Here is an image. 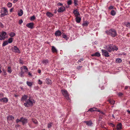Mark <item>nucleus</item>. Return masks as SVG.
Wrapping results in <instances>:
<instances>
[{
    "mask_svg": "<svg viewBox=\"0 0 130 130\" xmlns=\"http://www.w3.org/2000/svg\"><path fill=\"white\" fill-rule=\"evenodd\" d=\"M58 6H61L63 4H62V3H58Z\"/></svg>",
    "mask_w": 130,
    "mask_h": 130,
    "instance_id": "nucleus-51",
    "label": "nucleus"
},
{
    "mask_svg": "<svg viewBox=\"0 0 130 130\" xmlns=\"http://www.w3.org/2000/svg\"><path fill=\"white\" fill-rule=\"evenodd\" d=\"M22 117L20 119H17L16 120V122L17 123H18L20 122H21V121H22Z\"/></svg>",
    "mask_w": 130,
    "mask_h": 130,
    "instance_id": "nucleus-37",
    "label": "nucleus"
},
{
    "mask_svg": "<svg viewBox=\"0 0 130 130\" xmlns=\"http://www.w3.org/2000/svg\"><path fill=\"white\" fill-rule=\"evenodd\" d=\"M128 86H125V90L127 89L128 88Z\"/></svg>",
    "mask_w": 130,
    "mask_h": 130,
    "instance_id": "nucleus-57",
    "label": "nucleus"
},
{
    "mask_svg": "<svg viewBox=\"0 0 130 130\" xmlns=\"http://www.w3.org/2000/svg\"><path fill=\"white\" fill-rule=\"evenodd\" d=\"M46 14L47 17L49 18H51L53 17V14L49 12H47Z\"/></svg>",
    "mask_w": 130,
    "mask_h": 130,
    "instance_id": "nucleus-24",
    "label": "nucleus"
},
{
    "mask_svg": "<svg viewBox=\"0 0 130 130\" xmlns=\"http://www.w3.org/2000/svg\"><path fill=\"white\" fill-rule=\"evenodd\" d=\"M15 34L14 32H11V33H10V34H9V36L11 37H14L15 36Z\"/></svg>",
    "mask_w": 130,
    "mask_h": 130,
    "instance_id": "nucleus-32",
    "label": "nucleus"
},
{
    "mask_svg": "<svg viewBox=\"0 0 130 130\" xmlns=\"http://www.w3.org/2000/svg\"><path fill=\"white\" fill-rule=\"evenodd\" d=\"M7 5L8 7L10 8L12 6V4L10 3H7Z\"/></svg>",
    "mask_w": 130,
    "mask_h": 130,
    "instance_id": "nucleus-40",
    "label": "nucleus"
},
{
    "mask_svg": "<svg viewBox=\"0 0 130 130\" xmlns=\"http://www.w3.org/2000/svg\"><path fill=\"white\" fill-rule=\"evenodd\" d=\"M12 10H13V8H11V9H10V12H11L12 11Z\"/></svg>",
    "mask_w": 130,
    "mask_h": 130,
    "instance_id": "nucleus-61",
    "label": "nucleus"
},
{
    "mask_svg": "<svg viewBox=\"0 0 130 130\" xmlns=\"http://www.w3.org/2000/svg\"><path fill=\"white\" fill-rule=\"evenodd\" d=\"M62 37L63 38L66 39H67V37L66 35L65 34L63 35Z\"/></svg>",
    "mask_w": 130,
    "mask_h": 130,
    "instance_id": "nucleus-43",
    "label": "nucleus"
},
{
    "mask_svg": "<svg viewBox=\"0 0 130 130\" xmlns=\"http://www.w3.org/2000/svg\"><path fill=\"white\" fill-rule=\"evenodd\" d=\"M8 72H9V73H10L12 72V70L11 69V68L10 67H9L8 68Z\"/></svg>",
    "mask_w": 130,
    "mask_h": 130,
    "instance_id": "nucleus-33",
    "label": "nucleus"
},
{
    "mask_svg": "<svg viewBox=\"0 0 130 130\" xmlns=\"http://www.w3.org/2000/svg\"><path fill=\"white\" fill-rule=\"evenodd\" d=\"M7 119L8 121H12L14 120V117L12 116H9L7 117Z\"/></svg>",
    "mask_w": 130,
    "mask_h": 130,
    "instance_id": "nucleus-17",
    "label": "nucleus"
},
{
    "mask_svg": "<svg viewBox=\"0 0 130 130\" xmlns=\"http://www.w3.org/2000/svg\"><path fill=\"white\" fill-rule=\"evenodd\" d=\"M35 19V17L34 15L33 16H31L30 18V20L31 21H34V20Z\"/></svg>",
    "mask_w": 130,
    "mask_h": 130,
    "instance_id": "nucleus-35",
    "label": "nucleus"
},
{
    "mask_svg": "<svg viewBox=\"0 0 130 130\" xmlns=\"http://www.w3.org/2000/svg\"><path fill=\"white\" fill-rule=\"evenodd\" d=\"M102 53L103 55L105 56L106 57H108L110 56L109 55V53L107 51L105 50L102 49Z\"/></svg>",
    "mask_w": 130,
    "mask_h": 130,
    "instance_id": "nucleus-8",
    "label": "nucleus"
},
{
    "mask_svg": "<svg viewBox=\"0 0 130 130\" xmlns=\"http://www.w3.org/2000/svg\"><path fill=\"white\" fill-rule=\"evenodd\" d=\"M8 42H9V43H11L13 41V38H9L8 39Z\"/></svg>",
    "mask_w": 130,
    "mask_h": 130,
    "instance_id": "nucleus-31",
    "label": "nucleus"
},
{
    "mask_svg": "<svg viewBox=\"0 0 130 130\" xmlns=\"http://www.w3.org/2000/svg\"><path fill=\"white\" fill-rule=\"evenodd\" d=\"M7 33L6 32L4 31H2L0 34V40H4L6 38V36Z\"/></svg>",
    "mask_w": 130,
    "mask_h": 130,
    "instance_id": "nucleus-7",
    "label": "nucleus"
},
{
    "mask_svg": "<svg viewBox=\"0 0 130 130\" xmlns=\"http://www.w3.org/2000/svg\"><path fill=\"white\" fill-rule=\"evenodd\" d=\"M38 84L39 85H42L43 84V82L40 79H39L38 80Z\"/></svg>",
    "mask_w": 130,
    "mask_h": 130,
    "instance_id": "nucleus-38",
    "label": "nucleus"
},
{
    "mask_svg": "<svg viewBox=\"0 0 130 130\" xmlns=\"http://www.w3.org/2000/svg\"><path fill=\"white\" fill-rule=\"evenodd\" d=\"M127 111L128 112L130 113V111H129V110H127Z\"/></svg>",
    "mask_w": 130,
    "mask_h": 130,
    "instance_id": "nucleus-62",
    "label": "nucleus"
},
{
    "mask_svg": "<svg viewBox=\"0 0 130 130\" xmlns=\"http://www.w3.org/2000/svg\"><path fill=\"white\" fill-rule=\"evenodd\" d=\"M83 58H82L81 59H80L79 60H78V63H80L82 61H83Z\"/></svg>",
    "mask_w": 130,
    "mask_h": 130,
    "instance_id": "nucleus-44",
    "label": "nucleus"
},
{
    "mask_svg": "<svg viewBox=\"0 0 130 130\" xmlns=\"http://www.w3.org/2000/svg\"><path fill=\"white\" fill-rule=\"evenodd\" d=\"M27 119L25 118H24L22 117V119L21 122L22 123L23 125H24L26 124L27 122Z\"/></svg>",
    "mask_w": 130,
    "mask_h": 130,
    "instance_id": "nucleus-13",
    "label": "nucleus"
},
{
    "mask_svg": "<svg viewBox=\"0 0 130 130\" xmlns=\"http://www.w3.org/2000/svg\"><path fill=\"white\" fill-rule=\"evenodd\" d=\"M91 56L92 57L93 56H97L99 57L100 56V54L99 52H96V53L91 55Z\"/></svg>",
    "mask_w": 130,
    "mask_h": 130,
    "instance_id": "nucleus-22",
    "label": "nucleus"
},
{
    "mask_svg": "<svg viewBox=\"0 0 130 130\" xmlns=\"http://www.w3.org/2000/svg\"><path fill=\"white\" fill-rule=\"evenodd\" d=\"M8 99L7 98L4 97L0 99V102L6 103L8 102Z\"/></svg>",
    "mask_w": 130,
    "mask_h": 130,
    "instance_id": "nucleus-12",
    "label": "nucleus"
},
{
    "mask_svg": "<svg viewBox=\"0 0 130 130\" xmlns=\"http://www.w3.org/2000/svg\"><path fill=\"white\" fill-rule=\"evenodd\" d=\"M122 95L123 93H122L120 92L118 93V95L120 96H122Z\"/></svg>",
    "mask_w": 130,
    "mask_h": 130,
    "instance_id": "nucleus-50",
    "label": "nucleus"
},
{
    "mask_svg": "<svg viewBox=\"0 0 130 130\" xmlns=\"http://www.w3.org/2000/svg\"><path fill=\"white\" fill-rule=\"evenodd\" d=\"M65 10V7H61L59 8L58 10V12H61L64 11Z\"/></svg>",
    "mask_w": 130,
    "mask_h": 130,
    "instance_id": "nucleus-15",
    "label": "nucleus"
},
{
    "mask_svg": "<svg viewBox=\"0 0 130 130\" xmlns=\"http://www.w3.org/2000/svg\"><path fill=\"white\" fill-rule=\"evenodd\" d=\"M67 4L68 5H71L72 4V1L71 0H69L68 1Z\"/></svg>",
    "mask_w": 130,
    "mask_h": 130,
    "instance_id": "nucleus-42",
    "label": "nucleus"
},
{
    "mask_svg": "<svg viewBox=\"0 0 130 130\" xmlns=\"http://www.w3.org/2000/svg\"><path fill=\"white\" fill-rule=\"evenodd\" d=\"M113 9V6H111L109 7V9Z\"/></svg>",
    "mask_w": 130,
    "mask_h": 130,
    "instance_id": "nucleus-49",
    "label": "nucleus"
},
{
    "mask_svg": "<svg viewBox=\"0 0 130 130\" xmlns=\"http://www.w3.org/2000/svg\"><path fill=\"white\" fill-rule=\"evenodd\" d=\"M34 89L36 90H38L39 88V87L38 86H35L34 87Z\"/></svg>",
    "mask_w": 130,
    "mask_h": 130,
    "instance_id": "nucleus-48",
    "label": "nucleus"
},
{
    "mask_svg": "<svg viewBox=\"0 0 130 130\" xmlns=\"http://www.w3.org/2000/svg\"><path fill=\"white\" fill-rule=\"evenodd\" d=\"M89 24V22L87 21H85L83 22L82 25L83 27H87Z\"/></svg>",
    "mask_w": 130,
    "mask_h": 130,
    "instance_id": "nucleus-23",
    "label": "nucleus"
},
{
    "mask_svg": "<svg viewBox=\"0 0 130 130\" xmlns=\"http://www.w3.org/2000/svg\"><path fill=\"white\" fill-rule=\"evenodd\" d=\"M73 13L75 15V17L80 16V14L77 9L74 10Z\"/></svg>",
    "mask_w": 130,
    "mask_h": 130,
    "instance_id": "nucleus-11",
    "label": "nucleus"
},
{
    "mask_svg": "<svg viewBox=\"0 0 130 130\" xmlns=\"http://www.w3.org/2000/svg\"><path fill=\"white\" fill-rule=\"evenodd\" d=\"M110 103L111 104H114L115 103L114 101H112L111 102H110Z\"/></svg>",
    "mask_w": 130,
    "mask_h": 130,
    "instance_id": "nucleus-58",
    "label": "nucleus"
},
{
    "mask_svg": "<svg viewBox=\"0 0 130 130\" xmlns=\"http://www.w3.org/2000/svg\"><path fill=\"white\" fill-rule=\"evenodd\" d=\"M1 17H3L8 15L7 9L5 7H3L1 9Z\"/></svg>",
    "mask_w": 130,
    "mask_h": 130,
    "instance_id": "nucleus-5",
    "label": "nucleus"
},
{
    "mask_svg": "<svg viewBox=\"0 0 130 130\" xmlns=\"http://www.w3.org/2000/svg\"><path fill=\"white\" fill-rule=\"evenodd\" d=\"M75 18V20L76 22L77 23H79L80 22L81 20V18L80 16H76Z\"/></svg>",
    "mask_w": 130,
    "mask_h": 130,
    "instance_id": "nucleus-19",
    "label": "nucleus"
},
{
    "mask_svg": "<svg viewBox=\"0 0 130 130\" xmlns=\"http://www.w3.org/2000/svg\"><path fill=\"white\" fill-rule=\"evenodd\" d=\"M61 92L63 96L65 97V98L69 101V102H70V99L69 97V95L67 91L65 90H61Z\"/></svg>",
    "mask_w": 130,
    "mask_h": 130,
    "instance_id": "nucleus-6",
    "label": "nucleus"
},
{
    "mask_svg": "<svg viewBox=\"0 0 130 130\" xmlns=\"http://www.w3.org/2000/svg\"><path fill=\"white\" fill-rule=\"evenodd\" d=\"M38 73H40L41 72V71L40 70H38Z\"/></svg>",
    "mask_w": 130,
    "mask_h": 130,
    "instance_id": "nucleus-59",
    "label": "nucleus"
},
{
    "mask_svg": "<svg viewBox=\"0 0 130 130\" xmlns=\"http://www.w3.org/2000/svg\"><path fill=\"white\" fill-rule=\"evenodd\" d=\"M43 63L46 65L48 63V60L47 59H44L42 61Z\"/></svg>",
    "mask_w": 130,
    "mask_h": 130,
    "instance_id": "nucleus-30",
    "label": "nucleus"
},
{
    "mask_svg": "<svg viewBox=\"0 0 130 130\" xmlns=\"http://www.w3.org/2000/svg\"><path fill=\"white\" fill-rule=\"evenodd\" d=\"M111 15H115L116 14V12L114 10H112L111 11Z\"/></svg>",
    "mask_w": 130,
    "mask_h": 130,
    "instance_id": "nucleus-34",
    "label": "nucleus"
},
{
    "mask_svg": "<svg viewBox=\"0 0 130 130\" xmlns=\"http://www.w3.org/2000/svg\"><path fill=\"white\" fill-rule=\"evenodd\" d=\"M83 122L86 123L87 125L88 126H91L92 124V122L91 121H84Z\"/></svg>",
    "mask_w": 130,
    "mask_h": 130,
    "instance_id": "nucleus-14",
    "label": "nucleus"
},
{
    "mask_svg": "<svg viewBox=\"0 0 130 130\" xmlns=\"http://www.w3.org/2000/svg\"><path fill=\"white\" fill-rule=\"evenodd\" d=\"M13 51L14 52L17 53H20V51L19 50V49L16 46H14Z\"/></svg>",
    "mask_w": 130,
    "mask_h": 130,
    "instance_id": "nucleus-10",
    "label": "nucleus"
},
{
    "mask_svg": "<svg viewBox=\"0 0 130 130\" xmlns=\"http://www.w3.org/2000/svg\"><path fill=\"white\" fill-rule=\"evenodd\" d=\"M69 5H67L66 6H65V8H69Z\"/></svg>",
    "mask_w": 130,
    "mask_h": 130,
    "instance_id": "nucleus-56",
    "label": "nucleus"
},
{
    "mask_svg": "<svg viewBox=\"0 0 130 130\" xmlns=\"http://www.w3.org/2000/svg\"><path fill=\"white\" fill-rule=\"evenodd\" d=\"M112 117H113L114 118H115V117H114V115H112Z\"/></svg>",
    "mask_w": 130,
    "mask_h": 130,
    "instance_id": "nucleus-64",
    "label": "nucleus"
},
{
    "mask_svg": "<svg viewBox=\"0 0 130 130\" xmlns=\"http://www.w3.org/2000/svg\"><path fill=\"white\" fill-rule=\"evenodd\" d=\"M26 26L29 28L32 29L34 28V23H28L26 24Z\"/></svg>",
    "mask_w": 130,
    "mask_h": 130,
    "instance_id": "nucleus-9",
    "label": "nucleus"
},
{
    "mask_svg": "<svg viewBox=\"0 0 130 130\" xmlns=\"http://www.w3.org/2000/svg\"><path fill=\"white\" fill-rule=\"evenodd\" d=\"M28 74L30 76H32L30 72H28Z\"/></svg>",
    "mask_w": 130,
    "mask_h": 130,
    "instance_id": "nucleus-55",
    "label": "nucleus"
},
{
    "mask_svg": "<svg viewBox=\"0 0 130 130\" xmlns=\"http://www.w3.org/2000/svg\"><path fill=\"white\" fill-rule=\"evenodd\" d=\"M105 32L107 35L113 37L116 36L117 34V32L114 29H111L106 30L105 31Z\"/></svg>",
    "mask_w": 130,
    "mask_h": 130,
    "instance_id": "nucleus-2",
    "label": "nucleus"
},
{
    "mask_svg": "<svg viewBox=\"0 0 130 130\" xmlns=\"http://www.w3.org/2000/svg\"><path fill=\"white\" fill-rule=\"evenodd\" d=\"M61 32L59 30H58V31H56L55 33V35L56 36H59L61 35Z\"/></svg>",
    "mask_w": 130,
    "mask_h": 130,
    "instance_id": "nucleus-16",
    "label": "nucleus"
},
{
    "mask_svg": "<svg viewBox=\"0 0 130 130\" xmlns=\"http://www.w3.org/2000/svg\"><path fill=\"white\" fill-rule=\"evenodd\" d=\"M21 101L23 102H25L24 103V105L25 107L32 106L35 103V101L34 99L30 97H28V95H24L22 96L21 99Z\"/></svg>",
    "mask_w": 130,
    "mask_h": 130,
    "instance_id": "nucleus-1",
    "label": "nucleus"
},
{
    "mask_svg": "<svg viewBox=\"0 0 130 130\" xmlns=\"http://www.w3.org/2000/svg\"><path fill=\"white\" fill-rule=\"evenodd\" d=\"M9 43L7 41H4L3 42V44H2V46L3 47H4L6 45H7Z\"/></svg>",
    "mask_w": 130,
    "mask_h": 130,
    "instance_id": "nucleus-28",
    "label": "nucleus"
},
{
    "mask_svg": "<svg viewBox=\"0 0 130 130\" xmlns=\"http://www.w3.org/2000/svg\"><path fill=\"white\" fill-rule=\"evenodd\" d=\"M125 25L126 27L128 28H130V23L127 22V23L125 24Z\"/></svg>",
    "mask_w": 130,
    "mask_h": 130,
    "instance_id": "nucleus-39",
    "label": "nucleus"
},
{
    "mask_svg": "<svg viewBox=\"0 0 130 130\" xmlns=\"http://www.w3.org/2000/svg\"><path fill=\"white\" fill-rule=\"evenodd\" d=\"M45 81L47 85H51V80L48 78H47Z\"/></svg>",
    "mask_w": 130,
    "mask_h": 130,
    "instance_id": "nucleus-21",
    "label": "nucleus"
},
{
    "mask_svg": "<svg viewBox=\"0 0 130 130\" xmlns=\"http://www.w3.org/2000/svg\"><path fill=\"white\" fill-rule=\"evenodd\" d=\"M0 26L2 27H3V24L1 23H0Z\"/></svg>",
    "mask_w": 130,
    "mask_h": 130,
    "instance_id": "nucleus-54",
    "label": "nucleus"
},
{
    "mask_svg": "<svg viewBox=\"0 0 130 130\" xmlns=\"http://www.w3.org/2000/svg\"><path fill=\"white\" fill-rule=\"evenodd\" d=\"M21 72L19 73V74L21 77H23L24 72H27L28 71V69L26 66H23L20 68Z\"/></svg>",
    "mask_w": 130,
    "mask_h": 130,
    "instance_id": "nucleus-4",
    "label": "nucleus"
},
{
    "mask_svg": "<svg viewBox=\"0 0 130 130\" xmlns=\"http://www.w3.org/2000/svg\"><path fill=\"white\" fill-rule=\"evenodd\" d=\"M18 1V0H13V3H15L17 2V1Z\"/></svg>",
    "mask_w": 130,
    "mask_h": 130,
    "instance_id": "nucleus-53",
    "label": "nucleus"
},
{
    "mask_svg": "<svg viewBox=\"0 0 130 130\" xmlns=\"http://www.w3.org/2000/svg\"><path fill=\"white\" fill-rule=\"evenodd\" d=\"M2 68L1 67V65H0V73H1L2 72V71L1 70V69Z\"/></svg>",
    "mask_w": 130,
    "mask_h": 130,
    "instance_id": "nucleus-60",
    "label": "nucleus"
},
{
    "mask_svg": "<svg viewBox=\"0 0 130 130\" xmlns=\"http://www.w3.org/2000/svg\"><path fill=\"white\" fill-rule=\"evenodd\" d=\"M51 50L53 53H57V49L54 46H52Z\"/></svg>",
    "mask_w": 130,
    "mask_h": 130,
    "instance_id": "nucleus-25",
    "label": "nucleus"
},
{
    "mask_svg": "<svg viewBox=\"0 0 130 130\" xmlns=\"http://www.w3.org/2000/svg\"><path fill=\"white\" fill-rule=\"evenodd\" d=\"M32 121L33 123H34L35 124H37L38 123V122L35 119H32Z\"/></svg>",
    "mask_w": 130,
    "mask_h": 130,
    "instance_id": "nucleus-36",
    "label": "nucleus"
},
{
    "mask_svg": "<svg viewBox=\"0 0 130 130\" xmlns=\"http://www.w3.org/2000/svg\"><path fill=\"white\" fill-rule=\"evenodd\" d=\"M74 0V4L76 6L77 5V0Z\"/></svg>",
    "mask_w": 130,
    "mask_h": 130,
    "instance_id": "nucleus-45",
    "label": "nucleus"
},
{
    "mask_svg": "<svg viewBox=\"0 0 130 130\" xmlns=\"http://www.w3.org/2000/svg\"><path fill=\"white\" fill-rule=\"evenodd\" d=\"M32 82H30L28 81H27L26 84L28 86L31 87L32 85Z\"/></svg>",
    "mask_w": 130,
    "mask_h": 130,
    "instance_id": "nucleus-27",
    "label": "nucleus"
},
{
    "mask_svg": "<svg viewBox=\"0 0 130 130\" xmlns=\"http://www.w3.org/2000/svg\"><path fill=\"white\" fill-rule=\"evenodd\" d=\"M122 129V124L121 123H119L117 126V130H120Z\"/></svg>",
    "mask_w": 130,
    "mask_h": 130,
    "instance_id": "nucleus-18",
    "label": "nucleus"
},
{
    "mask_svg": "<svg viewBox=\"0 0 130 130\" xmlns=\"http://www.w3.org/2000/svg\"><path fill=\"white\" fill-rule=\"evenodd\" d=\"M111 124H112V125H113V126H115V125H114V124H112V123H111Z\"/></svg>",
    "mask_w": 130,
    "mask_h": 130,
    "instance_id": "nucleus-63",
    "label": "nucleus"
},
{
    "mask_svg": "<svg viewBox=\"0 0 130 130\" xmlns=\"http://www.w3.org/2000/svg\"><path fill=\"white\" fill-rule=\"evenodd\" d=\"M23 14V11L21 9L20 10L18 11V15L19 17L21 16Z\"/></svg>",
    "mask_w": 130,
    "mask_h": 130,
    "instance_id": "nucleus-20",
    "label": "nucleus"
},
{
    "mask_svg": "<svg viewBox=\"0 0 130 130\" xmlns=\"http://www.w3.org/2000/svg\"><path fill=\"white\" fill-rule=\"evenodd\" d=\"M19 63L20 64H23L24 63V62L23 60L21 59L19 60Z\"/></svg>",
    "mask_w": 130,
    "mask_h": 130,
    "instance_id": "nucleus-46",
    "label": "nucleus"
},
{
    "mask_svg": "<svg viewBox=\"0 0 130 130\" xmlns=\"http://www.w3.org/2000/svg\"><path fill=\"white\" fill-rule=\"evenodd\" d=\"M23 20H22V19H21V20H20L19 21V24H22V23H23Z\"/></svg>",
    "mask_w": 130,
    "mask_h": 130,
    "instance_id": "nucleus-47",
    "label": "nucleus"
},
{
    "mask_svg": "<svg viewBox=\"0 0 130 130\" xmlns=\"http://www.w3.org/2000/svg\"><path fill=\"white\" fill-rule=\"evenodd\" d=\"M122 62V59L120 58H118L116 59V63H120L121 62Z\"/></svg>",
    "mask_w": 130,
    "mask_h": 130,
    "instance_id": "nucleus-29",
    "label": "nucleus"
},
{
    "mask_svg": "<svg viewBox=\"0 0 130 130\" xmlns=\"http://www.w3.org/2000/svg\"><path fill=\"white\" fill-rule=\"evenodd\" d=\"M96 108H90L89 109L88 111H91V112H93L94 111H97L99 112L100 110H96Z\"/></svg>",
    "mask_w": 130,
    "mask_h": 130,
    "instance_id": "nucleus-26",
    "label": "nucleus"
},
{
    "mask_svg": "<svg viewBox=\"0 0 130 130\" xmlns=\"http://www.w3.org/2000/svg\"><path fill=\"white\" fill-rule=\"evenodd\" d=\"M82 66H79L78 67H77V69H78L79 70V69H81V68H82Z\"/></svg>",
    "mask_w": 130,
    "mask_h": 130,
    "instance_id": "nucleus-52",
    "label": "nucleus"
},
{
    "mask_svg": "<svg viewBox=\"0 0 130 130\" xmlns=\"http://www.w3.org/2000/svg\"><path fill=\"white\" fill-rule=\"evenodd\" d=\"M52 125V123L50 122L48 123L47 124V127L48 128H51Z\"/></svg>",
    "mask_w": 130,
    "mask_h": 130,
    "instance_id": "nucleus-41",
    "label": "nucleus"
},
{
    "mask_svg": "<svg viewBox=\"0 0 130 130\" xmlns=\"http://www.w3.org/2000/svg\"><path fill=\"white\" fill-rule=\"evenodd\" d=\"M118 49V48L116 46L111 44L109 45L106 49L110 53L115 50L117 51Z\"/></svg>",
    "mask_w": 130,
    "mask_h": 130,
    "instance_id": "nucleus-3",
    "label": "nucleus"
}]
</instances>
